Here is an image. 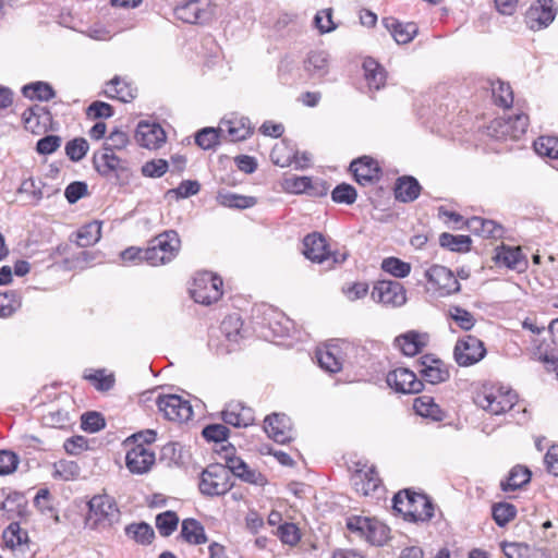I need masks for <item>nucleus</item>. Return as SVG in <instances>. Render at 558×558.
I'll return each instance as SVG.
<instances>
[{
  "label": "nucleus",
  "instance_id": "f257e3e1",
  "mask_svg": "<svg viewBox=\"0 0 558 558\" xmlns=\"http://www.w3.org/2000/svg\"><path fill=\"white\" fill-rule=\"evenodd\" d=\"M85 525L95 531H104L120 521V509L113 497L107 494L93 496L87 502Z\"/></svg>",
  "mask_w": 558,
  "mask_h": 558
},
{
  "label": "nucleus",
  "instance_id": "f03ea898",
  "mask_svg": "<svg viewBox=\"0 0 558 558\" xmlns=\"http://www.w3.org/2000/svg\"><path fill=\"white\" fill-rule=\"evenodd\" d=\"M392 508L411 522H426L434 515V505L429 498L409 489L399 492L393 496Z\"/></svg>",
  "mask_w": 558,
  "mask_h": 558
},
{
  "label": "nucleus",
  "instance_id": "7ed1b4c3",
  "mask_svg": "<svg viewBox=\"0 0 558 558\" xmlns=\"http://www.w3.org/2000/svg\"><path fill=\"white\" fill-rule=\"evenodd\" d=\"M303 254L313 263H327L328 267L341 265L349 255L347 251H332L327 239L319 232L310 233L304 238Z\"/></svg>",
  "mask_w": 558,
  "mask_h": 558
},
{
  "label": "nucleus",
  "instance_id": "20e7f679",
  "mask_svg": "<svg viewBox=\"0 0 558 558\" xmlns=\"http://www.w3.org/2000/svg\"><path fill=\"white\" fill-rule=\"evenodd\" d=\"M181 241L174 230H168L154 238L144 250V259L151 266L170 263L179 253Z\"/></svg>",
  "mask_w": 558,
  "mask_h": 558
},
{
  "label": "nucleus",
  "instance_id": "39448f33",
  "mask_svg": "<svg viewBox=\"0 0 558 558\" xmlns=\"http://www.w3.org/2000/svg\"><path fill=\"white\" fill-rule=\"evenodd\" d=\"M474 401L489 414L500 415L513 408L517 395L504 387H485L476 395Z\"/></svg>",
  "mask_w": 558,
  "mask_h": 558
},
{
  "label": "nucleus",
  "instance_id": "423d86ee",
  "mask_svg": "<svg viewBox=\"0 0 558 558\" xmlns=\"http://www.w3.org/2000/svg\"><path fill=\"white\" fill-rule=\"evenodd\" d=\"M347 527L351 533L363 537L366 542L375 546H383L388 541L390 533V529L375 518H350L347 522Z\"/></svg>",
  "mask_w": 558,
  "mask_h": 558
},
{
  "label": "nucleus",
  "instance_id": "0eeeda50",
  "mask_svg": "<svg viewBox=\"0 0 558 558\" xmlns=\"http://www.w3.org/2000/svg\"><path fill=\"white\" fill-rule=\"evenodd\" d=\"M190 292L196 303L209 305L221 298L222 279L209 271L197 272Z\"/></svg>",
  "mask_w": 558,
  "mask_h": 558
},
{
  "label": "nucleus",
  "instance_id": "6e6552de",
  "mask_svg": "<svg viewBox=\"0 0 558 558\" xmlns=\"http://www.w3.org/2000/svg\"><path fill=\"white\" fill-rule=\"evenodd\" d=\"M230 471L223 464L216 463L208 465L201 475L199 490L207 496H220L228 493L232 483Z\"/></svg>",
  "mask_w": 558,
  "mask_h": 558
},
{
  "label": "nucleus",
  "instance_id": "1a4fd4ad",
  "mask_svg": "<svg viewBox=\"0 0 558 558\" xmlns=\"http://www.w3.org/2000/svg\"><path fill=\"white\" fill-rule=\"evenodd\" d=\"M527 114L514 113L495 119L488 126L489 134L497 140H519L527 130Z\"/></svg>",
  "mask_w": 558,
  "mask_h": 558
},
{
  "label": "nucleus",
  "instance_id": "9d476101",
  "mask_svg": "<svg viewBox=\"0 0 558 558\" xmlns=\"http://www.w3.org/2000/svg\"><path fill=\"white\" fill-rule=\"evenodd\" d=\"M486 349L478 338L466 335L459 338L453 349V357L459 366L468 367L482 361Z\"/></svg>",
  "mask_w": 558,
  "mask_h": 558
},
{
  "label": "nucleus",
  "instance_id": "9b49d317",
  "mask_svg": "<svg viewBox=\"0 0 558 558\" xmlns=\"http://www.w3.org/2000/svg\"><path fill=\"white\" fill-rule=\"evenodd\" d=\"M156 404L165 418L172 422L183 423L189 421L193 415L190 401L178 395L159 396L156 400Z\"/></svg>",
  "mask_w": 558,
  "mask_h": 558
},
{
  "label": "nucleus",
  "instance_id": "f8f14e48",
  "mask_svg": "<svg viewBox=\"0 0 558 558\" xmlns=\"http://www.w3.org/2000/svg\"><path fill=\"white\" fill-rule=\"evenodd\" d=\"M214 7L211 0H190L174 9V16L190 24H202L211 19Z\"/></svg>",
  "mask_w": 558,
  "mask_h": 558
},
{
  "label": "nucleus",
  "instance_id": "ddd939ff",
  "mask_svg": "<svg viewBox=\"0 0 558 558\" xmlns=\"http://www.w3.org/2000/svg\"><path fill=\"white\" fill-rule=\"evenodd\" d=\"M426 278L439 296H447L460 291L461 286L453 272L441 265H433L426 271Z\"/></svg>",
  "mask_w": 558,
  "mask_h": 558
},
{
  "label": "nucleus",
  "instance_id": "4468645a",
  "mask_svg": "<svg viewBox=\"0 0 558 558\" xmlns=\"http://www.w3.org/2000/svg\"><path fill=\"white\" fill-rule=\"evenodd\" d=\"M372 298L384 305L401 306L407 302L405 289L399 281L381 280L372 291Z\"/></svg>",
  "mask_w": 558,
  "mask_h": 558
},
{
  "label": "nucleus",
  "instance_id": "2eb2a0df",
  "mask_svg": "<svg viewBox=\"0 0 558 558\" xmlns=\"http://www.w3.org/2000/svg\"><path fill=\"white\" fill-rule=\"evenodd\" d=\"M351 483L357 494L366 497L379 498L384 493L381 481L374 468L355 471L351 477Z\"/></svg>",
  "mask_w": 558,
  "mask_h": 558
},
{
  "label": "nucleus",
  "instance_id": "dca6fc26",
  "mask_svg": "<svg viewBox=\"0 0 558 558\" xmlns=\"http://www.w3.org/2000/svg\"><path fill=\"white\" fill-rule=\"evenodd\" d=\"M556 16L553 0H537L525 13V23L532 31L546 28Z\"/></svg>",
  "mask_w": 558,
  "mask_h": 558
},
{
  "label": "nucleus",
  "instance_id": "f3484780",
  "mask_svg": "<svg viewBox=\"0 0 558 558\" xmlns=\"http://www.w3.org/2000/svg\"><path fill=\"white\" fill-rule=\"evenodd\" d=\"M388 386L401 393H417L423 390V381L409 368L399 367L387 374Z\"/></svg>",
  "mask_w": 558,
  "mask_h": 558
},
{
  "label": "nucleus",
  "instance_id": "a211bd4d",
  "mask_svg": "<svg viewBox=\"0 0 558 558\" xmlns=\"http://www.w3.org/2000/svg\"><path fill=\"white\" fill-rule=\"evenodd\" d=\"M264 429L268 437L278 444H286L294 437L291 421L286 414L268 415L264 421Z\"/></svg>",
  "mask_w": 558,
  "mask_h": 558
},
{
  "label": "nucleus",
  "instance_id": "6ab92c4d",
  "mask_svg": "<svg viewBox=\"0 0 558 558\" xmlns=\"http://www.w3.org/2000/svg\"><path fill=\"white\" fill-rule=\"evenodd\" d=\"M94 166L99 174L107 177L111 173H128L129 163L126 160L118 157L109 148H102L100 153L94 155Z\"/></svg>",
  "mask_w": 558,
  "mask_h": 558
},
{
  "label": "nucleus",
  "instance_id": "aec40b11",
  "mask_svg": "<svg viewBox=\"0 0 558 558\" xmlns=\"http://www.w3.org/2000/svg\"><path fill=\"white\" fill-rule=\"evenodd\" d=\"M242 320L239 315L227 316L220 325V332L225 337L227 344L217 345L216 351L218 354L230 353L235 349V345L242 339Z\"/></svg>",
  "mask_w": 558,
  "mask_h": 558
},
{
  "label": "nucleus",
  "instance_id": "412c9836",
  "mask_svg": "<svg viewBox=\"0 0 558 558\" xmlns=\"http://www.w3.org/2000/svg\"><path fill=\"white\" fill-rule=\"evenodd\" d=\"M136 142L147 149H158L166 142V132L157 123L141 121L135 132Z\"/></svg>",
  "mask_w": 558,
  "mask_h": 558
},
{
  "label": "nucleus",
  "instance_id": "4be33fe9",
  "mask_svg": "<svg viewBox=\"0 0 558 558\" xmlns=\"http://www.w3.org/2000/svg\"><path fill=\"white\" fill-rule=\"evenodd\" d=\"M355 181L361 185L372 184L379 180L380 168L378 162L368 156L360 157L350 165Z\"/></svg>",
  "mask_w": 558,
  "mask_h": 558
},
{
  "label": "nucleus",
  "instance_id": "5701e85b",
  "mask_svg": "<svg viewBox=\"0 0 558 558\" xmlns=\"http://www.w3.org/2000/svg\"><path fill=\"white\" fill-rule=\"evenodd\" d=\"M155 462V454L143 444H137L128 450L125 463L131 473L144 474Z\"/></svg>",
  "mask_w": 558,
  "mask_h": 558
},
{
  "label": "nucleus",
  "instance_id": "b1692460",
  "mask_svg": "<svg viewBox=\"0 0 558 558\" xmlns=\"http://www.w3.org/2000/svg\"><path fill=\"white\" fill-rule=\"evenodd\" d=\"M418 373L429 384L436 385L449 379L448 367L438 359L424 355L420 360Z\"/></svg>",
  "mask_w": 558,
  "mask_h": 558
},
{
  "label": "nucleus",
  "instance_id": "393cba45",
  "mask_svg": "<svg viewBox=\"0 0 558 558\" xmlns=\"http://www.w3.org/2000/svg\"><path fill=\"white\" fill-rule=\"evenodd\" d=\"M222 420L234 427H247L254 423V413L241 402H230L222 411Z\"/></svg>",
  "mask_w": 558,
  "mask_h": 558
},
{
  "label": "nucleus",
  "instance_id": "a878e982",
  "mask_svg": "<svg viewBox=\"0 0 558 558\" xmlns=\"http://www.w3.org/2000/svg\"><path fill=\"white\" fill-rule=\"evenodd\" d=\"M284 189L294 194L307 193L312 196H322L327 194V187L324 182H313L310 177L292 175L284 180Z\"/></svg>",
  "mask_w": 558,
  "mask_h": 558
},
{
  "label": "nucleus",
  "instance_id": "bb28decb",
  "mask_svg": "<svg viewBox=\"0 0 558 558\" xmlns=\"http://www.w3.org/2000/svg\"><path fill=\"white\" fill-rule=\"evenodd\" d=\"M381 23L399 45L409 44L418 32L415 23H402L392 16L384 17Z\"/></svg>",
  "mask_w": 558,
  "mask_h": 558
},
{
  "label": "nucleus",
  "instance_id": "cd10ccee",
  "mask_svg": "<svg viewBox=\"0 0 558 558\" xmlns=\"http://www.w3.org/2000/svg\"><path fill=\"white\" fill-rule=\"evenodd\" d=\"M221 126L225 129L226 138L231 142H239L246 140L253 131L248 118L233 117L229 120L222 121Z\"/></svg>",
  "mask_w": 558,
  "mask_h": 558
},
{
  "label": "nucleus",
  "instance_id": "c85d7f7f",
  "mask_svg": "<svg viewBox=\"0 0 558 558\" xmlns=\"http://www.w3.org/2000/svg\"><path fill=\"white\" fill-rule=\"evenodd\" d=\"M105 95L108 98L118 99L122 102H130L136 96V88L120 76H114L107 83Z\"/></svg>",
  "mask_w": 558,
  "mask_h": 558
},
{
  "label": "nucleus",
  "instance_id": "c756f323",
  "mask_svg": "<svg viewBox=\"0 0 558 558\" xmlns=\"http://www.w3.org/2000/svg\"><path fill=\"white\" fill-rule=\"evenodd\" d=\"M3 539L8 547L22 555L28 549V534L22 530L17 522H12L3 532Z\"/></svg>",
  "mask_w": 558,
  "mask_h": 558
},
{
  "label": "nucleus",
  "instance_id": "7c9ffc66",
  "mask_svg": "<svg viewBox=\"0 0 558 558\" xmlns=\"http://www.w3.org/2000/svg\"><path fill=\"white\" fill-rule=\"evenodd\" d=\"M365 81L371 90H379L386 82L384 68L373 58L368 57L363 61Z\"/></svg>",
  "mask_w": 558,
  "mask_h": 558
},
{
  "label": "nucleus",
  "instance_id": "2f4dec72",
  "mask_svg": "<svg viewBox=\"0 0 558 558\" xmlns=\"http://www.w3.org/2000/svg\"><path fill=\"white\" fill-rule=\"evenodd\" d=\"M316 357L319 366L329 373H337L342 368V357L337 345H326L324 349H318Z\"/></svg>",
  "mask_w": 558,
  "mask_h": 558
},
{
  "label": "nucleus",
  "instance_id": "473e14b6",
  "mask_svg": "<svg viewBox=\"0 0 558 558\" xmlns=\"http://www.w3.org/2000/svg\"><path fill=\"white\" fill-rule=\"evenodd\" d=\"M421 192L418 181L413 177L399 178L395 186V196L398 201L410 203L415 201Z\"/></svg>",
  "mask_w": 558,
  "mask_h": 558
},
{
  "label": "nucleus",
  "instance_id": "72a5a7b5",
  "mask_svg": "<svg viewBox=\"0 0 558 558\" xmlns=\"http://www.w3.org/2000/svg\"><path fill=\"white\" fill-rule=\"evenodd\" d=\"M466 226L470 231L483 238H501L504 232L500 225L481 217H472L468 220Z\"/></svg>",
  "mask_w": 558,
  "mask_h": 558
},
{
  "label": "nucleus",
  "instance_id": "f704fd0d",
  "mask_svg": "<svg viewBox=\"0 0 558 558\" xmlns=\"http://www.w3.org/2000/svg\"><path fill=\"white\" fill-rule=\"evenodd\" d=\"M231 462L233 463L231 473L234 476L257 486H264L267 483L266 477L260 472L251 469L243 460H231Z\"/></svg>",
  "mask_w": 558,
  "mask_h": 558
},
{
  "label": "nucleus",
  "instance_id": "c9c22d12",
  "mask_svg": "<svg viewBox=\"0 0 558 558\" xmlns=\"http://www.w3.org/2000/svg\"><path fill=\"white\" fill-rule=\"evenodd\" d=\"M181 536L184 541L194 545L207 542L204 526L195 519H185L182 521Z\"/></svg>",
  "mask_w": 558,
  "mask_h": 558
},
{
  "label": "nucleus",
  "instance_id": "e433bc0d",
  "mask_svg": "<svg viewBox=\"0 0 558 558\" xmlns=\"http://www.w3.org/2000/svg\"><path fill=\"white\" fill-rule=\"evenodd\" d=\"M413 409L418 415L432 418L433 421H441L444 418L442 410L429 396L417 397L413 402Z\"/></svg>",
  "mask_w": 558,
  "mask_h": 558
},
{
  "label": "nucleus",
  "instance_id": "4c0bfd02",
  "mask_svg": "<svg viewBox=\"0 0 558 558\" xmlns=\"http://www.w3.org/2000/svg\"><path fill=\"white\" fill-rule=\"evenodd\" d=\"M531 480V472L529 469L515 465L511 469L506 481L501 482V489L504 492H514L525 484H527Z\"/></svg>",
  "mask_w": 558,
  "mask_h": 558
},
{
  "label": "nucleus",
  "instance_id": "58836bf2",
  "mask_svg": "<svg viewBox=\"0 0 558 558\" xmlns=\"http://www.w3.org/2000/svg\"><path fill=\"white\" fill-rule=\"evenodd\" d=\"M295 158V148L286 140L277 143L270 153L271 161L279 167H289Z\"/></svg>",
  "mask_w": 558,
  "mask_h": 558
},
{
  "label": "nucleus",
  "instance_id": "ea45409f",
  "mask_svg": "<svg viewBox=\"0 0 558 558\" xmlns=\"http://www.w3.org/2000/svg\"><path fill=\"white\" fill-rule=\"evenodd\" d=\"M328 53L326 51H312L305 60V70L312 75L323 77L328 72Z\"/></svg>",
  "mask_w": 558,
  "mask_h": 558
},
{
  "label": "nucleus",
  "instance_id": "a19ab883",
  "mask_svg": "<svg viewBox=\"0 0 558 558\" xmlns=\"http://www.w3.org/2000/svg\"><path fill=\"white\" fill-rule=\"evenodd\" d=\"M23 95L29 99L48 101L56 96L54 89L47 82H33L25 85L22 89Z\"/></svg>",
  "mask_w": 558,
  "mask_h": 558
},
{
  "label": "nucleus",
  "instance_id": "79ce46f5",
  "mask_svg": "<svg viewBox=\"0 0 558 558\" xmlns=\"http://www.w3.org/2000/svg\"><path fill=\"white\" fill-rule=\"evenodd\" d=\"M101 236V222L92 221L84 225L77 231L76 243L81 247H87L96 244Z\"/></svg>",
  "mask_w": 558,
  "mask_h": 558
},
{
  "label": "nucleus",
  "instance_id": "37998d69",
  "mask_svg": "<svg viewBox=\"0 0 558 558\" xmlns=\"http://www.w3.org/2000/svg\"><path fill=\"white\" fill-rule=\"evenodd\" d=\"M217 201L225 207L238 209L250 208L256 204V198L253 196H245L231 192H220L217 196Z\"/></svg>",
  "mask_w": 558,
  "mask_h": 558
},
{
  "label": "nucleus",
  "instance_id": "c03bdc74",
  "mask_svg": "<svg viewBox=\"0 0 558 558\" xmlns=\"http://www.w3.org/2000/svg\"><path fill=\"white\" fill-rule=\"evenodd\" d=\"M125 534L142 545H149L155 537L153 527L145 522L129 524Z\"/></svg>",
  "mask_w": 558,
  "mask_h": 558
},
{
  "label": "nucleus",
  "instance_id": "a18cd8bd",
  "mask_svg": "<svg viewBox=\"0 0 558 558\" xmlns=\"http://www.w3.org/2000/svg\"><path fill=\"white\" fill-rule=\"evenodd\" d=\"M496 258L499 263L511 269H519L525 264L520 247L502 245L497 252Z\"/></svg>",
  "mask_w": 558,
  "mask_h": 558
},
{
  "label": "nucleus",
  "instance_id": "49530a36",
  "mask_svg": "<svg viewBox=\"0 0 558 558\" xmlns=\"http://www.w3.org/2000/svg\"><path fill=\"white\" fill-rule=\"evenodd\" d=\"M396 343L401 349L402 353L408 356L417 354L424 347V342L421 341V336L414 331L399 336L396 339Z\"/></svg>",
  "mask_w": 558,
  "mask_h": 558
},
{
  "label": "nucleus",
  "instance_id": "de8ad7c7",
  "mask_svg": "<svg viewBox=\"0 0 558 558\" xmlns=\"http://www.w3.org/2000/svg\"><path fill=\"white\" fill-rule=\"evenodd\" d=\"M225 129L220 126L218 130L214 128H204L195 135L196 144L203 149H211L218 143L219 138L223 136Z\"/></svg>",
  "mask_w": 558,
  "mask_h": 558
},
{
  "label": "nucleus",
  "instance_id": "09e8293b",
  "mask_svg": "<svg viewBox=\"0 0 558 558\" xmlns=\"http://www.w3.org/2000/svg\"><path fill=\"white\" fill-rule=\"evenodd\" d=\"M448 316L464 331L471 330L476 322L472 313L458 305L448 308Z\"/></svg>",
  "mask_w": 558,
  "mask_h": 558
},
{
  "label": "nucleus",
  "instance_id": "8fccbe9b",
  "mask_svg": "<svg viewBox=\"0 0 558 558\" xmlns=\"http://www.w3.org/2000/svg\"><path fill=\"white\" fill-rule=\"evenodd\" d=\"M439 243L442 247L453 252H466L470 250L471 239L468 235H453L451 233H441Z\"/></svg>",
  "mask_w": 558,
  "mask_h": 558
},
{
  "label": "nucleus",
  "instance_id": "3c124183",
  "mask_svg": "<svg viewBox=\"0 0 558 558\" xmlns=\"http://www.w3.org/2000/svg\"><path fill=\"white\" fill-rule=\"evenodd\" d=\"M492 93L497 105L509 108L513 102V92L511 86L502 81L492 83Z\"/></svg>",
  "mask_w": 558,
  "mask_h": 558
},
{
  "label": "nucleus",
  "instance_id": "603ef678",
  "mask_svg": "<svg viewBox=\"0 0 558 558\" xmlns=\"http://www.w3.org/2000/svg\"><path fill=\"white\" fill-rule=\"evenodd\" d=\"M156 527L161 536H170L178 527L179 517L174 511H165L156 517Z\"/></svg>",
  "mask_w": 558,
  "mask_h": 558
},
{
  "label": "nucleus",
  "instance_id": "864d4df0",
  "mask_svg": "<svg viewBox=\"0 0 558 558\" xmlns=\"http://www.w3.org/2000/svg\"><path fill=\"white\" fill-rule=\"evenodd\" d=\"M534 148L539 156L558 159V137L541 136L534 142Z\"/></svg>",
  "mask_w": 558,
  "mask_h": 558
},
{
  "label": "nucleus",
  "instance_id": "5fc2aeb1",
  "mask_svg": "<svg viewBox=\"0 0 558 558\" xmlns=\"http://www.w3.org/2000/svg\"><path fill=\"white\" fill-rule=\"evenodd\" d=\"M492 514L497 525L505 526L514 519L517 509L512 504L498 502L493 506Z\"/></svg>",
  "mask_w": 558,
  "mask_h": 558
},
{
  "label": "nucleus",
  "instance_id": "6e6d98bb",
  "mask_svg": "<svg viewBox=\"0 0 558 558\" xmlns=\"http://www.w3.org/2000/svg\"><path fill=\"white\" fill-rule=\"evenodd\" d=\"M384 271L397 278H404L411 271V265L397 257H387L381 263Z\"/></svg>",
  "mask_w": 558,
  "mask_h": 558
},
{
  "label": "nucleus",
  "instance_id": "4d7b16f0",
  "mask_svg": "<svg viewBox=\"0 0 558 558\" xmlns=\"http://www.w3.org/2000/svg\"><path fill=\"white\" fill-rule=\"evenodd\" d=\"M501 547L507 558H536L537 556H543V554L538 551L530 554L531 549L525 544L505 543Z\"/></svg>",
  "mask_w": 558,
  "mask_h": 558
},
{
  "label": "nucleus",
  "instance_id": "13d9d810",
  "mask_svg": "<svg viewBox=\"0 0 558 558\" xmlns=\"http://www.w3.org/2000/svg\"><path fill=\"white\" fill-rule=\"evenodd\" d=\"M88 148L89 145L85 138L76 137L66 143L65 154L70 158V160L80 161L86 156Z\"/></svg>",
  "mask_w": 558,
  "mask_h": 558
},
{
  "label": "nucleus",
  "instance_id": "bf43d9fd",
  "mask_svg": "<svg viewBox=\"0 0 558 558\" xmlns=\"http://www.w3.org/2000/svg\"><path fill=\"white\" fill-rule=\"evenodd\" d=\"M356 196V190L348 183L337 185L331 193V198L335 203L347 205L353 204Z\"/></svg>",
  "mask_w": 558,
  "mask_h": 558
},
{
  "label": "nucleus",
  "instance_id": "052dcab7",
  "mask_svg": "<svg viewBox=\"0 0 558 558\" xmlns=\"http://www.w3.org/2000/svg\"><path fill=\"white\" fill-rule=\"evenodd\" d=\"M277 535L282 543L288 545H295L299 543L301 535L298 526L293 523H283L278 526Z\"/></svg>",
  "mask_w": 558,
  "mask_h": 558
},
{
  "label": "nucleus",
  "instance_id": "680f3d73",
  "mask_svg": "<svg viewBox=\"0 0 558 558\" xmlns=\"http://www.w3.org/2000/svg\"><path fill=\"white\" fill-rule=\"evenodd\" d=\"M314 24L320 34L330 33L336 29V24L332 21V10L324 9L316 13Z\"/></svg>",
  "mask_w": 558,
  "mask_h": 558
},
{
  "label": "nucleus",
  "instance_id": "e2e57ef3",
  "mask_svg": "<svg viewBox=\"0 0 558 558\" xmlns=\"http://www.w3.org/2000/svg\"><path fill=\"white\" fill-rule=\"evenodd\" d=\"M82 428L88 433H96L106 426L105 418L98 412H87L82 415Z\"/></svg>",
  "mask_w": 558,
  "mask_h": 558
},
{
  "label": "nucleus",
  "instance_id": "0e129e2a",
  "mask_svg": "<svg viewBox=\"0 0 558 558\" xmlns=\"http://www.w3.org/2000/svg\"><path fill=\"white\" fill-rule=\"evenodd\" d=\"M129 143V135L124 131L114 130L107 137L102 148H109L111 151L122 150Z\"/></svg>",
  "mask_w": 558,
  "mask_h": 558
},
{
  "label": "nucleus",
  "instance_id": "69168bd1",
  "mask_svg": "<svg viewBox=\"0 0 558 558\" xmlns=\"http://www.w3.org/2000/svg\"><path fill=\"white\" fill-rule=\"evenodd\" d=\"M86 379L93 383V385L96 387V389L100 391H107L109 390L113 384L114 378L112 375H106L105 371L98 369L95 371L92 374H85L84 376Z\"/></svg>",
  "mask_w": 558,
  "mask_h": 558
},
{
  "label": "nucleus",
  "instance_id": "338daca9",
  "mask_svg": "<svg viewBox=\"0 0 558 558\" xmlns=\"http://www.w3.org/2000/svg\"><path fill=\"white\" fill-rule=\"evenodd\" d=\"M168 170V162L165 159L147 161L142 167V174L147 178H160Z\"/></svg>",
  "mask_w": 558,
  "mask_h": 558
},
{
  "label": "nucleus",
  "instance_id": "774afa93",
  "mask_svg": "<svg viewBox=\"0 0 558 558\" xmlns=\"http://www.w3.org/2000/svg\"><path fill=\"white\" fill-rule=\"evenodd\" d=\"M88 194V187L85 182L74 181L64 190V196L70 204H75L78 199Z\"/></svg>",
  "mask_w": 558,
  "mask_h": 558
}]
</instances>
